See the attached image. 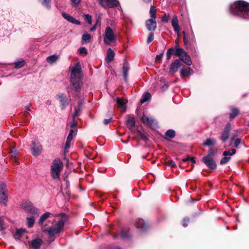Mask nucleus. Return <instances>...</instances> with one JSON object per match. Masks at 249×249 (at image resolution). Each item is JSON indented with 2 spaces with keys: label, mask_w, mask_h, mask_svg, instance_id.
<instances>
[{
  "label": "nucleus",
  "mask_w": 249,
  "mask_h": 249,
  "mask_svg": "<svg viewBox=\"0 0 249 249\" xmlns=\"http://www.w3.org/2000/svg\"><path fill=\"white\" fill-rule=\"evenodd\" d=\"M203 161L206 165L211 169H215L216 167V164L213 158L209 156L204 157L202 159Z\"/></svg>",
  "instance_id": "ddd939ff"
},
{
  "label": "nucleus",
  "mask_w": 249,
  "mask_h": 249,
  "mask_svg": "<svg viewBox=\"0 0 249 249\" xmlns=\"http://www.w3.org/2000/svg\"><path fill=\"white\" fill-rule=\"evenodd\" d=\"M171 24L174 28L175 32L177 34H178L180 32V28L179 25V21L177 16L174 15L173 17Z\"/></svg>",
  "instance_id": "a211bd4d"
},
{
  "label": "nucleus",
  "mask_w": 249,
  "mask_h": 249,
  "mask_svg": "<svg viewBox=\"0 0 249 249\" xmlns=\"http://www.w3.org/2000/svg\"><path fill=\"white\" fill-rule=\"evenodd\" d=\"M137 228L142 229V230H145L146 228V226L143 220H140L139 223L137 225Z\"/></svg>",
  "instance_id": "4c0bfd02"
},
{
  "label": "nucleus",
  "mask_w": 249,
  "mask_h": 249,
  "mask_svg": "<svg viewBox=\"0 0 249 249\" xmlns=\"http://www.w3.org/2000/svg\"><path fill=\"white\" fill-rule=\"evenodd\" d=\"M75 118H72V120L70 123V125L71 128H73V127L76 126L77 124V122L75 119Z\"/></svg>",
  "instance_id": "8fccbe9b"
},
{
  "label": "nucleus",
  "mask_w": 249,
  "mask_h": 249,
  "mask_svg": "<svg viewBox=\"0 0 249 249\" xmlns=\"http://www.w3.org/2000/svg\"><path fill=\"white\" fill-rule=\"evenodd\" d=\"M128 64L127 62H124L123 67V76L125 81H126L127 77V73L129 71Z\"/></svg>",
  "instance_id": "393cba45"
},
{
  "label": "nucleus",
  "mask_w": 249,
  "mask_h": 249,
  "mask_svg": "<svg viewBox=\"0 0 249 249\" xmlns=\"http://www.w3.org/2000/svg\"><path fill=\"white\" fill-rule=\"evenodd\" d=\"M58 55L57 54H53L49 56L46 58V61L50 64H52L55 62L58 59Z\"/></svg>",
  "instance_id": "bb28decb"
},
{
  "label": "nucleus",
  "mask_w": 249,
  "mask_h": 249,
  "mask_svg": "<svg viewBox=\"0 0 249 249\" xmlns=\"http://www.w3.org/2000/svg\"><path fill=\"white\" fill-rule=\"evenodd\" d=\"M112 120V118H110L109 119H104V124L106 125L107 124L109 123L110 122V121H111Z\"/></svg>",
  "instance_id": "e2e57ef3"
},
{
  "label": "nucleus",
  "mask_w": 249,
  "mask_h": 249,
  "mask_svg": "<svg viewBox=\"0 0 249 249\" xmlns=\"http://www.w3.org/2000/svg\"><path fill=\"white\" fill-rule=\"evenodd\" d=\"M82 108L80 107H76L75 108L74 111L72 115V118H75L76 117L79 116L81 112Z\"/></svg>",
  "instance_id": "e433bc0d"
},
{
  "label": "nucleus",
  "mask_w": 249,
  "mask_h": 249,
  "mask_svg": "<svg viewBox=\"0 0 249 249\" xmlns=\"http://www.w3.org/2000/svg\"><path fill=\"white\" fill-rule=\"evenodd\" d=\"M175 49V53L176 55H177V52L178 49H182V48L179 47V44L178 43V41H176V46Z\"/></svg>",
  "instance_id": "13d9d810"
},
{
  "label": "nucleus",
  "mask_w": 249,
  "mask_h": 249,
  "mask_svg": "<svg viewBox=\"0 0 249 249\" xmlns=\"http://www.w3.org/2000/svg\"><path fill=\"white\" fill-rule=\"evenodd\" d=\"M233 142L234 146L236 147H238L240 144L241 143V140L239 138L235 139V137H232L231 139V143L230 145L232 144V143Z\"/></svg>",
  "instance_id": "473e14b6"
},
{
  "label": "nucleus",
  "mask_w": 249,
  "mask_h": 249,
  "mask_svg": "<svg viewBox=\"0 0 249 249\" xmlns=\"http://www.w3.org/2000/svg\"><path fill=\"white\" fill-rule=\"evenodd\" d=\"M181 62L179 59H176L172 62L170 65L169 71L172 73H174L177 71L178 68L180 66Z\"/></svg>",
  "instance_id": "aec40b11"
},
{
  "label": "nucleus",
  "mask_w": 249,
  "mask_h": 249,
  "mask_svg": "<svg viewBox=\"0 0 249 249\" xmlns=\"http://www.w3.org/2000/svg\"><path fill=\"white\" fill-rule=\"evenodd\" d=\"M11 159L14 162H16L17 164L18 163V159L16 157V152L15 151H12L11 153Z\"/></svg>",
  "instance_id": "37998d69"
},
{
  "label": "nucleus",
  "mask_w": 249,
  "mask_h": 249,
  "mask_svg": "<svg viewBox=\"0 0 249 249\" xmlns=\"http://www.w3.org/2000/svg\"><path fill=\"white\" fill-rule=\"evenodd\" d=\"M120 236L122 238L124 239V238H127L128 237L127 233H126V232L124 231H122L121 232V233H120Z\"/></svg>",
  "instance_id": "864d4df0"
},
{
  "label": "nucleus",
  "mask_w": 249,
  "mask_h": 249,
  "mask_svg": "<svg viewBox=\"0 0 249 249\" xmlns=\"http://www.w3.org/2000/svg\"><path fill=\"white\" fill-rule=\"evenodd\" d=\"M156 7L153 6L151 5L150 6V9L149 10V14L150 16V18H154L156 19L157 16H156Z\"/></svg>",
  "instance_id": "7c9ffc66"
},
{
  "label": "nucleus",
  "mask_w": 249,
  "mask_h": 249,
  "mask_svg": "<svg viewBox=\"0 0 249 249\" xmlns=\"http://www.w3.org/2000/svg\"><path fill=\"white\" fill-rule=\"evenodd\" d=\"M96 25H97V24L94 25V26L93 27H92L90 29V31L91 32H93L96 29Z\"/></svg>",
  "instance_id": "338daca9"
},
{
  "label": "nucleus",
  "mask_w": 249,
  "mask_h": 249,
  "mask_svg": "<svg viewBox=\"0 0 249 249\" xmlns=\"http://www.w3.org/2000/svg\"><path fill=\"white\" fill-rule=\"evenodd\" d=\"M63 164L60 159H55L51 166V175L53 178L59 179L60 174L62 170Z\"/></svg>",
  "instance_id": "20e7f679"
},
{
  "label": "nucleus",
  "mask_w": 249,
  "mask_h": 249,
  "mask_svg": "<svg viewBox=\"0 0 249 249\" xmlns=\"http://www.w3.org/2000/svg\"><path fill=\"white\" fill-rule=\"evenodd\" d=\"M68 220L67 215L61 213L56 215L54 218V223L49 228H43L44 231L46 232L51 237L60 232L63 229L65 223Z\"/></svg>",
  "instance_id": "7ed1b4c3"
},
{
  "label": "nucleus",
  "mask_w": 249,
  "mask_h": 249,
  "mask_svg": "<svg viewBox=\"0 0 249 249\" xmlns=\"http://www.w3.org/2000/svg\"><path fill=\"white\" fill-rule=\"evenodd\" d=\"M80 1L81 0H71V1L75 5L79 3Z\"/></svg>",
  "instance_id": "69168bd1"
},
{
  "label": "nucleus",
  "mask_w": 249,
  "mask_h": 249,
  "mask_svg": "<svg viewBox=\"0 0 249 249\" xmlns=\"http://www.w3.org/2000/svg\"><path fill=\"white\" fill-rule=\"evenodd\" d=\"M114 55L115 53L114 51L111 48L108 49L107 56L106 57L107 62H110L112 61L114 59Z\"/></svg>",
  "instance_id": "5701e85b"
},
{
  "label": "nucleus",
  "mask_w": 249,
  "mask_h": 249,
  "mask_svg": "<svg viewBox=\"0 0 249 249\" xmlns=\"http://www.w3.org/2000/svg\"><path fill=\"white\" fill-rule=\"evenodd\" d=\"M175 53V49L174 48H170L169 49L166 53V59L167 60H169L173 53Z\"/></svg>",
  "instance_id": "58836bf2"
},
{
  "label": "nucleus",
  "mask_w": 249,
  "mask_h": 249,
  "mask_svg": "<svg viewBox=\"0 0 249 249\" xmlns=\"http://www.w3.org/2000/svg\"><path fill=\"white\" fill-rule=\"evenodd\" d=\"M52 215V213H51L49 212H46L43 214H42L38 221V224L42 226L43 224V222L49 217H50V215Z\"/></svg>",
  "instance_id": "a878e982"
},
{
  "label": "nucleus",
  "mask_w": 249,
  "mask_h": 249,
  "mask_svg": "<svg viewBox=\"0 0 249 249\" xmlns=\"http://www.w3.org/2000/svg\"><path fill=\"white\" fill-rule=\"evenodd\" d=\"M216 144V140L213 138L207 139L204 142L203 145L206 146H212Z\"/></svg>",
  "instance_id": "c85d7f7f"
},
{
  "label": "nucleus",
  "mask_w": 249,
  "mask_h": 249,
  "mask_svg": "<svg viewBox=\"0 0 249 249\" xmlns=\"http://www.w3.org/2000/svg\"><path fill=\"white\" fill-rule=\"evenodd\" d=\"M72 138H73V136L72 135H71V134H69L68 136L67 137V140L68 141L71 142V141L72 140Z\"/></svg>",
  "instance_id": "0e129e2a"
},
{
  "label": "nucleus",
  "mask_w": 249,
  "mask_h": 249,
  "mask_svg": "<svg viewBox=\"0 0 249 249\" xmlns=\"http://www.w3.org/2000/svg\"><path fill=\"white\" fill-rule=\"evenodd\" d=\"M62 16L65 19H66L67 21H69L70 22H71V21L73 18L70 15L67 14L66 13H65L64 12L62 13Z\"/></svg>",
  "instance_id": "79ce46f5"
},
{
  "label": "nucleus",
  "mask_w": 249,
  "mask_h": 249,
  "mask_svg": "<svg viewBox=\"0 0 249 249\" xmlns=\"http://www.w3.org/2000/svg\"><path fill=\"white\" fill-rule=\"evenodd\" d=\"M71 141H66V142L65 146V151H66L68 149H69L70 147Z\"/></svg>",
  "instance_id": "6e6d98bb"
},
{
  "label": "nucleus",
  "mask_w": 249,
  "mask_h": 249,
  "mask_svg": "<svg viewBox=\"0 0 249 249\" xmlns=\"http://www.w3.org/2000/svg\"><path fill=\"white\" fill-rule=\"evenodd\" d=\"M135 120L134 118L131 115L127 116V118L126 121V125L127 127L130 129L132 130L135 126Z\"/></svg>",
  "instance_id": "412c9836"
},
{
  "label": "nucleus",
  "mask_w": 249,
  "mask_h": 249,
  "mask_svg": "<svg viewBox=\"0 0 249 249\" xmlns=\"http://www.w3.org/2000/svg\"><path fill=\"white\" fill-rule=\"evenodd\" d=\"M30 110L29 106H27L25 107V110L24 112V115L26 117H27L28 115H29V111Z\"/></svg>",
  "instance_id": "bf43d9fd"
},
{
  "label": "nucleus",
  "mask_w": 249,
  "mask_h": 249,
  "mask_svg": "<svg viewBox=\"0 0 249 249\" xmlns=\"http://www.w3.org/2000/svg\"><path fill=\"white\" fill-rule=\"evenodd\" d=\"M137 134L140 136L142 139L146 140L147 139L146 137L140 131L138 130L137 131Z\"/></svg>",
  "instance_id": "09e8293b"
},
{
  "label": "nucleus",
  "mask_w": 249,
  "mask_h": 249,
  "mask_svg": "<svg viewBox=\"0 0 249 249\" xmlns=\"http://www.w3.org/2000/svg\"><path fill=\"white\" fill-rule=\"evenodd\" d=\"M42 146L39 142L34 141L31 144V152L33 156L37 157L42 152Z\"/></svg>",
  "instance_id": "1a4fd4ad"
},
{
  "label": "nucleus",
  "mask_w": 249,
  "mask_h": 249,
  "mask_svg": "<svg viewBox=\"0 0 249 249\" xmlns=\"http://www.w3.org/2000/svg\"><path fill=\"white\" fill-rule=\"evenodd\" d=\"M5 227L3 226V219L2 217H0V229L1 231H3L5 229Z\"/></svg>",
  "instance_id": "5fc2aeb1"
},
{
  "label": "nucleus",
  "mask_w": 249,
  "mask_h": 249,
  "mask_svg": "<svg viewBox=\"0 0 249 249\" xmlns=\"http://www.w3.org/2000/svg\"><path fill=\"white\" fill-rule=\"evenodd\" d=\"M189 222V219L187 217L184 218L183 220L182 225L183 227H186L188 225V223Z\"/></svg>",
  "instance_id": "603ef678"
},
{
  "label": "nucleus",
  "mask_w": 249,
  "mask_h": 249,
  "mask_svg": "<svg viewBox=\"0 0 249 249\" xmlns=\"http://www.w3.org/2000/svg\"><path fill=\"white\" fill-rule=\"evenodd\" d=\"M239 113V110L237 108H233L231 110V113L230 114V119L232 120L235 118Z\"/></svg>",
  "instance_id": "ea45409f"
},
{
  "label": "nucleus",
  "mask_w": 249,
  "mask_h": 249,
  "mask_svg": "<svg viewBox=\"0 0 249 249\" xmlns=\"http://www.w3.org/2000/svg\"><path fill=\"white\" fill-rule=\"evenodd\" d=\"M20 206L21 208L24 210L26 213L35 215L36 216H39V213L37 212V209L34 206L30 201L27 200L23 201Z\"/></svg>",
  "instance_id": "423d86ee"
},
{
  "label": "nucleus",
  "mask_w": 249,
  "mask_h": 249,
  "mask_svg": "<svg viewBox=\"0 0 249 249\" xmlns=\"http://www.w3.org/2000/svg\"><path fill=\"white\" fill-rule=\"evenodd\" d=\"M81 66L79 63H77L71 68V84L68 89V93L75 95L79 99L84 98V93L81 92L82 82L81 80Z\"/></svg>",
  "instance_id": "f257e3e1"
},
{
  "label": "nucleus",
  "mask_w": 249,
  "mask_h": 249,
  "mask_svg": "<svg viewBox=\"0 0 249 249\" xmlns=\"http://www.w3.org/2000/svg\"><path fill=\"white\" fill-rule=\"evenodd\" d=\"M99 4L104 8H113L119 5L118 0H99Z\"/></svg>",
  "instance_id": "9d476101"
},
{
  "label": "nucleus",
  "mask_w": 249,
  "mask_h": 249,
  "mask_svg": "<svg viewBox=\"0 0 249 249\" xmlns=\"http://www.w3.org/2000/svg\"><path fill=\"white\" fill-rule=\"evenodd\" d=\"M57 99L61 104V107L62 110L64 109L69 105L68 99L66 96L63 93H59L56 95Z\"/></svg>",
  "instance_id": "4468645a"
},
{
  "label": "nucleus",
  "mask_w": 249,
  "mask_h": 249,
  "mask_svg": "<svg viewBox=\"0 0 249 249\" xmlns=\"http://www.w3.org/2000/svg\"><path fill=\"white\" fill-rule=\"evenodd\" d=\"M230 11L233 15L249 19V3L245 1L239 0L231 4Z\"/></svg>",
  "instance_id": "f03ea898"
},
{
  "label": "nucleus",
  "mask_w": 249,
  "mask_h": 249,
  "mask_svg": "<svg viewBox=\"0 0 249 249\" xmlns=\"http://www.w3.org/2000/svg\"><path fill=\"white\" fill-rule=\"evenodd\" d=\"M78 52L80 54H87L88 52L86 48L85 47H81L78 50Z\"/></svg>",
  "instance_id": "a18cd8bd"
},
{
  "label": "nucleus",
  "mask_w": 249,
  "mask_h": 249,
  "mask_svg": "<svg viewBox=\"0 0 249 249\" xmlns=\"http://www.w3.org/2000/svg\"><path fill=\"white\" fill-rule=\"evenodd\" d=\"M26 231V230L24 229H20L18 230L15 235L14 237L16 239H19L21 237V235L23 233H24Z\"/></svg>",
  "instance_id": "f704fd0d"
},
{
  "label": "nucleus",
  "mask_w": 249,
  "mask_h": 249,
  "mask_svg": "<svg viewBox=\"0 0 249 249\" xmlns=\"http://www.w3.org/2000/svg\"><path fill=\"white\" fill-rule=\"evenodd\" d=\"M141 119L144 124L150 126L151 127H154L156 124L155 120H154L152 118L149 117L145 115H143Z\"/></svg>",
  "instance_id": "2eb2a0df"
},
{
  "label": "nucleus",
  "mask_w": 249,
  "mask_h": 249,
  "mask_svg": "<svg viewBox=\"0 0 249 249\" xmlns=\"http://www.w3.org/2000/svg\"><path fill=\"white\" fill-rule=\"evenodd\" d=\"M146 27L148 31H154L157 28V22L154 18H149L146 21Z\"/></svg>",
  "instance_id": "dca6fc26"
},
{
  "label": "nucleus",
  "mask_w": 249,
  "mask_h": 249,
  "mask_svg": "<svg viewBox=\"0 0 249 249\" xmlns=\"http://www.w3.org/2000/svg\"><path fill=\"white\" fill-rule=\"evenodd\" d=\"M231 130V126L230 123L227 124L221 132L220 140L222 142H225L229 139L230 132Z\"/></svg>",
  "instance_id": "f8f14e48"
},
{
  "label": "nucleus",
  "mask_w": 249,
  "mask_h": 249,
  "mask_svg": "<svg viewBox=\"0 0 249 249\" xmlns=\"http://www.w3.org/2000/svg\"><path fill=\"white\" fill-rule=\"evenodd\" d=\"M175 131L172 129H169L166 131L165 133V138L166 139H172L175 136Z\"/></svg>",
  "instance_id": "2f4dec72"
},
{
  "label": "nucleus",
  "mask_w": 249,
  "mask_h": 249,
  "mask_svg": "<svg viewBox=\"0 0 249 249\" xmlns=\"http://www.w3.org/2000/svg\"><path fill=\"white\" fill-rule=\"evenodd\" d=\"M91 41V36L87 32H84L82 36L81 43L82 44H87Z\"/></svg>",
  "instance_id": "b1692460"
},
{
  "label": "nucleus",
  "mask_w": 249,
  "mask_h": 249,
  "mask_svg": "<svg viewBox=\"0 0 249 249\" xmlns=\"http://www.w3.org/2000/svg\"><path fill=\"white\" fill-rule=\"evenodd\" d=\"M154 39V33L153 32H151L150 33V34L148 36V37L147 39V43H151Z\"/></svg>",
  "instance_id": "49530a36"
},
{
  "label": "nucleus",
  "mask_w": 249,
  "mask_h": 249,
  "mask_svg": "<svg viewBox=\"0 0 249 249\" xmlns=\"http://www.w3.org/2000/svg\"><path fill=\"white\" fill-rule=\"evenodd\" d=\"M51 0H42L41 1V4L48 10L51 9Z\"/></svg>",
  "instance_id": "c9c22d12"
},
{
  "label": "nucleus",
  "mask_w": 249,
  "mask_h": 249,
  "mask_svg": "<svg viewBox=\"0 0 249 249\" xmlns=\"http://www.w3.org/2000/svg\"><path fill=\"white\" fill-rule=\"evenodd\" d=\"M116 100L118 107L122 112H124L126 110V101L124 99L122 98H117Z\"/></svg>",
  "instance_id": "6ab92c4d"
},
{
  "label": "nucleus",
  "mask_w": 249,
  "mask_h": 249,
  "mask_svg": "<svg viewBox=\"0 0 249 249\" xmlns=\"http://www.w3.org/2000/svg\"><path fill=\"white\" fill-rule=\"evenodd\" d=\"M235 153V149H231L230 151H225L223 153L224 157L221 160L220 164L221 165L226 164L231 160V156L234 155Z\"/></svg>",
  "instance_id": "9b49d317"
},
{
  "label": "nucleus",
  "mask_w": 249,
  "mask_h": 249,
  "mask_svg": "<svg viewBox=\"0 0 249 249\" xmlns=\"http://www.w3.org/2000/svg\"><path fill=\"white\" fill-rule=\"evenodd\" d=\"M169 15L165 14L164 16L162 17L161 20L164 22H167L169 20Z\"/></svg>",
  "instance_id": "3c124183"
},
{
  "label": "nucleus",
  "mask_w": 249,
  "mask_h": 249,
  "mask_svg": "<svg viewBox=\"0 0 249 249\" xmlns=\"http://www.w3.org/2000/svg\"><path fill=\"white\" fill-rule=\"evenodd\" d=\"M170 165L172 167H175L176 166V163L174 161H173V160H171L170 161Z\"/></svg>",
  "instance_id": "774afa93"
},
{
  "label": "nucleus",
  "mask_w": 249,
  "mask_h": 249,
  "mask_svg": "<svg viewBox=\"0 0 249 249\" xmlns=\"http://www.w3.org/2000/svg\"><path fill=\"white\" fill-rule=\"evenodd\" d=\"M15 67L17 69L20 68L24 65V61L23 60L15 62Z\"/></svg>",
  "instance_id": "a19ab883"
},
{
  "label": "nucleus",
  "mask_w": 249,
  "mask_h": 249,
  "mask_svg": "<svg viewBox=\"0 0 249 249\" xmlns=\"http://www.w3.org/2000/svg\"><path fill=\"white\" fill-rule=\"evenodd\" d=\"M182 34L183 42L185 45H187L189 42L195 41V37L193 31H191V33L187 36L186 35L184 31L183 32Z\"/></svg>",
  "instance_id": "f3484780"
},
{
  "label": "nucleus",
  "mask_w": 249,
  "mask_h": 249,
  "mask_svg": "<svg viewBox=\"0 0 249 249\" xmlns=\"http://www.w3.org/2000/svg\"><path fill=\"white\" fill-rule=\"evenodd\" d=\"M37 217V216H36V215H33L31 217H27V225L29 228H31L33 226L35 223V218Z\"/></svg>",
  "instance_id": "cd10ccee"
},
{
  "label": "nucleus",
  "mask_w": 249,
  "mask_h": 249,
  "mask_svg": "<svg viewBox=\"0 0 249 249\" xmlns=\"http://www.w3.org/2000/svg\"><path fill=\"white\" fill-rule=\"evenodd\" d=\"M0 202L4 206L7 203V190L3 183H0Z\"/></svg>",
  "instance_id": "6e6552de"
},
{
  "label": "nucleus",
  "mask_w": 249,
  "mask_h": 249,
  "mask_svg": "<svg viewBox=\"0 0 249 249\" xmlns=\"http://www.w3.org/2000/svg\"><path fill=\"white\" fill-rule=\"evenodd\" d=\"M190 71L191 69L190 68H183L181 69L180 73L182 77L185 78L190 74Z\"/></svg>",
  "instance_id": "c756f323"
},
{
  "label": "nucleus",
  "mask_w": 249,
  "mask_h": 249,
  "mask_svg": "<svg viewBox=\"0 0 249 249\" xmlns=\"http://www.w3.org/2000/svg\"><path fill=\"white\" fill-rule=\"evenodd\" d=\"M71 23H72L75 25H80V22L79 21H78V20L76 19L75 18H72L71 21Z\"/></svg>",
  "instance_id": "4d7b16f0"
},
{
  "label": "nucleus",
  "mask_w": 249,
  "mask_h": 249,
  "mask_svg": "<svg viewBox=\"0 0 249 249\" xmlns=\"http://www.w3.org/2000/svg\"><path fill=\"white\" fill-rule=\"evenodd\" d=\"M42 243V240L41 239H36L33 240L30 244V247L34 249H38L39 248Z\"/></svg>",
  "instance_id": "4be33fe9"
},
{
  "label": "nucleus",
  "mask_w": 249,
  "mask_h": 249,
  "mask_svg": "<svg viewBox=\"0 0 249 249\" xmlns=\"http://www.w3.org/2000/svg\"><path fill=\"white\" fill-rule=\"evenodd\" d=\"M76 131H77L76 129H74L73 128H71L69 134H71V135H72V136H73V134H74V135H76Z\"/></svg>",
  "instance_id": "680f3d73"
},
{
  "label": "nucleus",
  "mask_w": 249,
  "mask_h": 249,
  "mask_svg": "<svg viewBox=\"0 0 249 249\" xmlns=\"http://www.w3.org/2000/svg\"><path fill=\"white\" fill-rule=\"evenodd\" d=\"M85 20L89 24H91V17L89 14L85 15Z\"/></svg>",
  "instance_id": "c03bdc74"
},
{
  "label": "nucleus",
  "mask_w": 249,
  "mask_h": 249,
  "mask_svg": "<svg viewBox=\"0 0 249 249\" xmlns=\"http://www.w3.org/2000/svg\"><path fill=\"white\" fill-rule=\"evenodd\" d=\"M216 152V150H214L213 149H211L208 151V154L206 156H209L213 158V157L214 156L215 153Z\"/></svg>",
  "instance_id": "de8ad7c7"
},
{
  "label": "nucleus",
  "mask_w": 249,
  "mask_h": 249,
  "mask_svg": "<svg viewBox=\"0 0 249 249\" xmlns=\"http://www.w3.org/2000/svg\"><path fill=\"white\" fill-rule=\"evenodd\" d=\"M163 57V53H160V54H158L156 57V61H160L161 58Z\"/></svg>",
  "instance_id": "052dcab7"
},
{
  "label": "nucleus",
  "mask_w": 249,
  "mask_h": 249,
  "mask_svg": "<svg viewBox=\"0 0 249 249\" xmlns=\"http://www.w3.org/2000/svg\"><path fill=\"white\" fill-rule=\"evenodd\" d=\"M116 42V36L112 30L109 27L107 26L105 31L104 35V42L106 45H111L115 43Z\"/></svg>",
  "instance_id": "39448f33"
},
{
  "label": "nucleus",
  "mask_w": 249,
  "mask_h": 249,
  "mask_svg": "<svg viewBox=\"0 0 249 249\" xmlns=\"http://www.w3.org/2000/svg\"><path fill=\"white\" fill-rule=\"evenodd\" d=\"M177 56L179 57L184 63L190 66L192 61L190 56L183 49H178L177 52Z\"/></svg>",
  "instance_id": "0eeeda50"
},
{
  "label": "nucleus",
  "mask_w": 249,
  "mask_h": 249,
  "mask_svg": "<svg viewBox=\"0 0 249 249\" xmlns=\"http://www.w3.org/2000/svg\"><path fill=\"white\" fill-rule=\"evenodd\" d=\"M151 98V95L149 92H146L142 96L140 103L142 104L147 101Z\"/></svg>",
  "instance_id": "72a5a7b5"
}]
</instances>
